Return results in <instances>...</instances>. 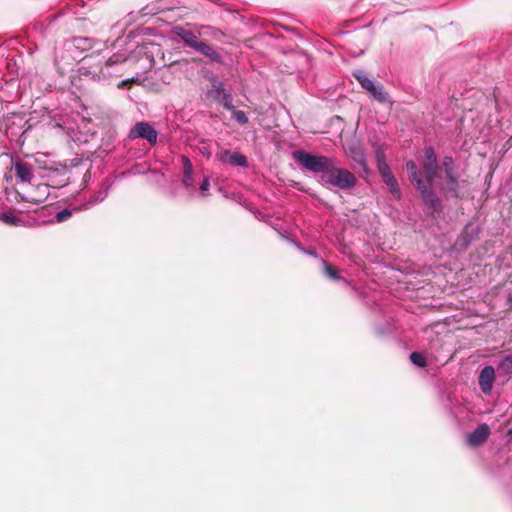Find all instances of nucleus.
Here are the masks:
<instances>
[{"label":"nucleus","mask_w":512,"mask_h":512,"mask_svg":"<svg viewBox=\"0 0 512 512\" xmlns=\"http://www.w3.org/2000/svg\"><path fill=\"white\" fill-rule=\"evenodd\" d=\"M232 154L230 150H221L216 154V158L222 163H229V157H231Z\"/></svg>","instance_id":"b1692460"},{"label":"nucleus","mask_w":512,"mask_h":512,"mask_svg":"<svg viewBox=\"0 0 512 512\" xmlns=\"http://www.w3.org/2000/svg\"><path fill=\"white\" fill-rule=\"evenodd\" d=\"M495 380V369L493 366H485L478 377V384L481 391L488 395L492 391L493 383Z\"/></svg>","instance_id":"9d476101"},{"label":"nucleus","mask_w":512,"mask_h":512,"mask_svg":"<svg viewBox=\"0 0 512 512\" xmlns=\"http://www.w3.org/2000/svg\"><path fill=\"white\" fill-rule=\"evenodd\" d=\"M210 29H212L210 26H201V28L199 30V35H202L203 30H210Z\"/></svg>","instance_id":"c756f323"},{"label":"nucleus","mask_w":512,"mask_h":512,"mask_svg":"<svg viewBox=\"0 0 512 512\" xmlns=\"http://www.w3.org/2000/svg\"><path fill=\"white\" fill-rule=\"evenodd\" d=\"M11 170L14 171L18 182L30 183L34 178L32 166L26 162L18 160L12 164Z\"/></svg>","instance_id":"1a4fd4ad"},{"label":"nucleus","mask_w":512,"mask_h":512,"mask_svg":"<svg viewBox=\"0 0 512 512\" xmlns=\"http://www.w3.org/2000/svg\"><path fill=\"white\" fill-rule=\"evenodd\" d=\"M121 41V38H117L116 43H119Z\"/></svg>","instance_id":"2f4dec72"},{"label":"nucleus","mask_w":512,"mask_h":512,"mask_svg":"<svg viewBox=\"0 0 512 512\" xmlns=\"http://www.w3.org/2000/svg\"><path fill=\"white\" fill-rule=\"evenodd\" d=\"M376 162L377 169L383 182L387 185L394 199L400 200L402 197L400 187L388 163L386 162L385 154L383 152L378 151L376 153Z\"/></svg>","instance_id":"39448f33"},{"label":"nucleus","mask_w":512,"mask_h":512,"mask_svg":"<svg viewBox=\"0 0 512 512\" xmlns=\"http://www.w3.org/2000/svg\"><path fill=\"white\" fill-rule=\"evenodd\" d=\"M231 166H239V167H248V160L246 156L241 153L234 152L231 157H229V163Z\"/></svg>","instance_id":"a211bd4d"},{"label":"nucleus","mask_w":512,"mask_h":512,"mask_svg":"<svg viewBox=\"0 0 512 512\" xmlns=\"http://www.w3.org/2000/svg\"><path fill=\"white\" fill-rule=\"evenodd\" d=\"M183 165H184V174H192L193 167L188 158L183 157Z\"/></svg>","instance_id":"393cba45"},{"label":"nucleus","mask_w":512,"mask_h":512,"mask_svg":"<svg viewBox=\"0 0 512 512\" xmlns=\"http://www.w3.org/2000/svg\"><path fill=\"white\" fill-rule=\"evenodd\" d=\"M441 172L444 174V182L441 183L440 189L451 197L458 198L459 191L465 180H461L456 174L455 162L451 156H445L441 162Z\"/></svg>","instance_id":"7ed1b4c3"},{"label":"nucleus","mask_w":512,"mask_h":512,"mask_svg":"<svg viewBox=\"0 0 512 512\" xmlns=\"http://www.w3.org/2000/svg\"><path fill=\"white\" fill-rule=\"evenodd\" d=\"M293 158L302 168L320 174L318 182L322 186L349 191L357 184L356 176L347 169L337 167L336 161L331 157L297 150L293 152Z\"/></svg>","instance_id":"f257e3e1"},{"label":"nucleus","mask_w":512,"mask_h":512,"mask_svg":"<svg viewBox=\"0 0 512 512\" xmlns=\"http://www.w3.org/2000/svg\"><path fill=\"white\" fill-rule=\"evenodd\" d=\"M132 20H133V17L131 15H128V17L126 19H124L123 25L128 26Z\"/></svg>","instance_id":"cd10ccee"},{"label":"nucleus","mask_w":512,"mask_h":512,"mask_svg":"<svg viewBox=\"0 0 512 512\" xmlns=\"http://www.w3.org/2000/svg\"><path fill=\"white\" fill-rule=\"evenodd\" d=\"M209 80L213 88L209 91V94L213 95L214 99L222 104L225 109H233L232 96L226 91L223 83L215 75H211Z\"/></svg>","instance_id":"6e6552de"},{"label":"nucleus","mask_w":512,"mask_h":512,"mask_svg":"<svg viewBox=\"0 0 512 512\" xmlns=\"http://www.w3.org/2000/svg\"><path fill=\"white\" fill-rule=\"evenodd\" d=\"M499 375L506 377L507 379L512 377V355L503 357L497 366Z\"/></svg>","instance_id":"2eb2a0df"},{"label":"nucleus","mask_w":512,"mask_h":512,"mask_svg":"<svg viewBox=\"0 0 512 512\" xmlns=\"http://www.w3.org/2000/svg\"><path fill=\"white\" fill-rule=\"evenodd\" d=\"M70 44L80 51H87L93 47V39L89 37L77 36L70 40Z\"/></svg>","instance_id":"f3484780"},{"label":"nucleus","mask_w":512,"mask_h":512,"mask_svg":"<svg viewBox=\"0 0 512 512\" xmlns=\"http://www.w3.org/2000/svg\"><path fill=\"white\" fill-rule=\"evenodd\" d=\"M424 157L421 167L424 172L425 179L418 170V166L412 160L406 162V169L409 172L411 183L418 191L425 207L430 214H440L443 211L441 199L438 197L433 189V183L441 172V166L438 163V158L433 147L424 148Z\"/></svg>","instance_id":"f03ea898"},{"label":"nucleus","mask_w":512,"mask_h":512,"mask_svg":"<svg viewBox=\"0 0 512 512\" xmlns=\"http://www.w3.org/2000/svg\"><path fill=\"white\" fill-rule=\"evenodd\" d=\"M194 50L206 56L212 62L219 64L223 63V57L211 45L202 40L199 41Z\"/></svg>","instance_id":"ddd939ff"},{"label":"nucleus","mask_w":512,"mask_h":512,"mask_svg":"<svg viewBox=\"0 0 512 512\" xmlns=\"http://www.w3.org/2000/svg\"><path fill=\"white\" fill-rule=\"evenodd\" d=\"M128 59V54L124 52H117L110 56L103 65L100 66L99 73L87 71V74H92L93 77L97 78L98 81L105 80L108 77L115 74V70L111 71V68L115 67L116 65L125 62Z\"/></svg>","instance_id":"0eeeda50"},{"label":"nucleus","mask_w":512,"mask_h":512,"mask_svg":"<svg viewBox=\"0 0 512 512\" xmlns=\"http://www.w3.org/2000/svg\"><path fill=\"white\" fill-rule=\"evenodd\" d=\"M350 157L352 161L354 162V166H359L363 170H367V163L365 154L359 147H351L350 148Z\"/></svg>","instance_id":"dca6fc26"},{"label":"nucleus","mask_w":512,"mask_h":512,"mask_svg":"<svg viewBox=\"0 0 512 512\" xmlns=\"http://www.w3.org/2000/svg\"><path fill=\"white\" fill-rule=\"evenodd\" d=\"M0 220L6 224L15 226H18L22 222L18 216L10 212H3L0 215Z\"/></svg>","instance_id":"aec40b11"},{"label":"nucleus","mask_w":512,"mask_h":512,"mask_svg":"<svg viewBox=\"0 0 512 512\" xmlns=\"http://www.w3.org/2000/svg\"><path fill=\"white\" fill-rule=\"evenodd\" d=\"M73 210L68 208L62 209L55 215V220L58 223L67 221L72 216Z\"/></svg>","instance_id":"5701e85b"},{"label":"nucleus","mask_w":512,"mask_h":512,"mask_svg":"<svg viewBox=\"0 0 512 512\" xmlns=\"http://www.w3.org/2000/svg\"><path fill=\"white\" fill-rule=\"evenodd\" d=\"M158 132L149 122H137L129 131L128 138L135 140L137 138L145 139L149 144L157 143Z\"/></svg>","instance_id":"423d86ee"},{"label":"nucleus","mask_w":512,"mask_h":512,"mask_svg":"<svg viewBox=\"0 0 512 512\" xmlns=\"http://www.w3.org/2000/svg\"><path fill=\"white\" fill-rule=\"evenodd\" d=\"M353 77L359 82L361 87L366 90L369 95L379 103H389L392 104L393 101L390 99L389 94L385 91L384 86L379 83L369 79L364 71L357 70L352 73Z\"/></svg>","instance_id":"20e7f679"},{"label":"nucleus","mask_w":512,"mask_h":512,"mask_svg":"<svg viewBox=\"0 0 512 512\" xmlns=\"http://www.w3.org/2000/svg\"><path fill=\"white\" fill-rule=\"evenodd\" d=\"M183 184L186 187H192L193 186L192 174H184L183 175Z\"/></svg>","instance_id":"a878e982"},{"label":"nucleus","mask_w":512,"mask_h":512,"mask_svg":"<svg viewBox=\"0 0 512 512\" xmlns=\"http://www.w3.org/2000/svg\"><path fill=\"white\" fill-rule=\"evenodd\" d=\"M209 186H210L209 179L206 178V179H204V181L200 185V190L201 191H206V190H208Z\"/></svg>","instance_id":"bb28decb"},{"label":"nucleus","mask_w":512,"mask_h":512,"mask_svg":"<svg viewBox=\"0 0 512 512\" xmlns=\"http://www.w3.org/2000/svg\"><path fill=\"white\" fill-rule=\"evenodd\" d=\"M172 32L174 35L179 37L184 42V44L186 46H188L192 49H195V47L197 46V44L200 41L198 36L195 33H193L190 30H187L181 26L174 27L172 29Z\"/></svg>","instance_id":"f8f14e48"},{"label":"nucleus","mask_w":512,"mask_h":512,"mask_svg":"<svg viewBox=\"0 0 512 512\" xmlns=\"http://www.w3.org/2000/svg\"><path fill=\"white\" fill-rule=\"evenodd\" d=\"M321 262L324 267V273L326 274L327 277H329L332 280H340L341 279V277L339 276V271L335 267H333L332 265H330L328 262H326L323 259L321 260Z\"/></svg>","instance_id":"6ab92c4d"},{"label":"nucleus","mask_w":512,"mask_h":512,"mask_svg":"<svg viewBox=\"0 0 512 512\" xmlns=\"http://www.w3.org/2000/svg\"><path fill=\"white\" fill-rule=\"evenodd\" d=\"M490 435V428L487 424L479 425L466 438V442L470 446H478L484 443Z\"/></svg>","instance_id":"9b49d317"},{"label":"nucleus","mask_w":512,"mask_h":512,"mask_svg":"<svg viewBox=\"0 0 512 512\" xmlns=\"http://www.w3.org/2000/svg\"><path fill=\"white\" fill-rule=\"evenodd\" d=\"M411 362L418 367H425L427 365L426 358L420 352H413L410 354Z\"/></svg>","instance_id":"4be33fe9"},{"label":"nucleus","mask_w":512,"mask_h":512,"mask_svg":"<svg viewBox=\"0 0 512 512\" xmlns=\"http://www.w3.org/2000/svg\"><path fill=\"white\" fill-rule=\"evenodd\" d=\"M90 178H91V174H90V172H89V171H86V173H85V174H84V176H83V181H84V182H88V181L90 180Z\"/></svg>","instance_id":"c85d7f7f"},{"label":"nucleus","mask_w":512,"mask_h":512,"mask_svg":"<svg viewBox=\"0 0 512 512\" xmlns=\"http://www.w3.org/2000/svg\"><path fill=\"white\" fill-rule=\"evenodd\" d=\"M232 112V118L239 124L245 125L248 123V117L245 112L237 110L234 106L233 109H228Z\"/></svg>","instance_id":"412c9836"},{"label":"nucleus","mask_w":512,"mask_h":512,"mask_svg":"<svg viewBox=\"0 0 512 512\" xmlns=\"http://www.w3.org/2000/svg\"><path fill=\"white\" fill-rule=\"evenodd\" d=\"M508 434L512 435V427L509 429Z\"/></svg>","instance_id":"7c9ffc66"},{"label":"nucleus","mask_w":512,"mask_h":512,"mask_svg":"<svg viewBox=\"0 0 512 512\" xmlns=\"http://www.w3.org/2000/svg\"><path fill=\"white\" fill-rule=\"evenodd\" d=\"M110 187L111 183L109 182V179H105L102 182L100 190L90 197V199L83 205V209H88L91 206L102 202L107 197Z\"/></svg>","instance_id":"4468645a"}]
</instances>
